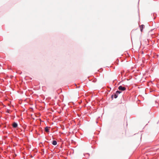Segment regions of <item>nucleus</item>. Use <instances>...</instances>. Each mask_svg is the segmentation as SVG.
Wrapping results in <instances>:
<instances>
[{
    "label": "nucleus",
    "mask_w": 159,
    "mask_h": 159,
    "mask_svg": "<svg viewBox=\"0 0 159 159\" xmlns=\"http://www.w3.org/2000/svg\"><path fill=\"white\" fill-rule=\"evenodd\" d=\"M118 89L119 90H122V91H124L125 90L126 88L125 87H122L121 86H120L119 87Z\"/></svg>",
    "instance_id": "1"
},
{
    "label": "nucleus",
    "mask_w": 159,
    "mask_h": 159,
    "mask_svg": "<svg viewBox=\"0 0 159 159\" xmlns=\"http://www.w3.org/2000/svg\"><path fill=\"white\" fill-rule=\"evenodd\" d=\"M144 27V26L143 25H142L140 26V30L141 32H142L143 29Z\"/></svg>",
    "instance_id": "2"
},
{
    "label": "nucleus",
    "mask_w": 159,
    "mask_h": 159,
    "mask_svg": "<svg viewBox=\"0 0 159 159\" xmlns=\"http://www.w3.org/2000/svg\"><path fill=\"white\" fill-rule=\"evenodd\" d=\"M13 127L14 128H16L17 126V124L16 123L14 122L12 124Z\"/></svg>",
    "instance_id": "3"
},
{
    "label": "nucleus",
    "mask_w": 159,
    "mask_h": 159,
    "mask_svg": "<svg viewBox=\"0 0 159 159\" xmlns=\"http://www.w3.org/2000/svg\"><path fill=\"white\" fill-rule=\"evenodd\" d=\"M50 128V127H45V131L46 132H49V128Z\"/></svg>",
    "instance_id": "4"
},
{
    "label": "nucleus",
    "mask_w": 159,
    "mask_h": 159,
    "mask_svg": "<svg viewBox=\"0 0 159 159\" xmlns=\"http://www.w3.org/2000/svg\"><path fill=\"white\" fill-rule=\"evenodd\" d=\"M52 144L54 145H56L57 144V142L55 140H53L52 141Z\"/></svg>",
    "instance_id": "5"
},
{
    "label": "nucleus",
    "mask_w": 159,
    "mask_h": 159,
    "mask_svg": "<svg viewBox=\"0 0 159 159\" xmlns=\"http://www.w3.org/2000/svg\"><path fill=\"white\" fill-rule=\"evenodd\" d=\"M118 94H117V93H116L114 95V98H116L118 97Z\"/></svg>",
    "instance_id": "6"
},
{
    "label": "nucleus",
    "mask_w": 159,
    "mask_h": 159,
    "mask_svg": "<svg viewBox=\"0 0 159 159\" xmlns=\"http://www.w3.org/2000/svg\"><path fill=\"white\" fill-rule=\"evenodd\" d=\"M116 93L118 94H119L120 93H121V92L120 91H117L116 92Z\"/></svg>",
    "instance_id": "7"
},
{
    "label": "nucleus",
    "mask_w": 159,
    "mask_h": 159,
    "mask_svg": "<svg viewBox=\"0 0 159 159\" xmlns=\"http://www.w3.org/2000/svg\"><path fill=\"white\" fill-rule=\"evenodd\" d=\"M114 96V95H112L111 96V97L112 98V99L113 98V97Z\"/></svg>",
    "instance_id": "8"
}]
</instances>
